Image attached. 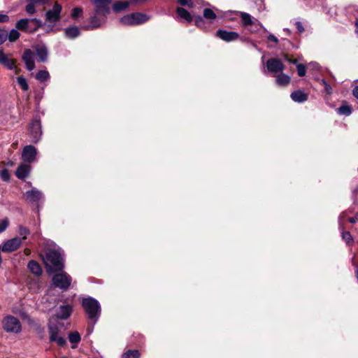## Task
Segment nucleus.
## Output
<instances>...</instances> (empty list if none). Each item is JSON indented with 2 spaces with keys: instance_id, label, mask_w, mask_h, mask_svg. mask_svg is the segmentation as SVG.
I'll use <instances>...</instances> for the list:
<instances>
[{
  "instance_id": "obj_12",
  "label": "nucleus",
  "mask_w": 358,
  "mask_h": 358,
  "mask_svg": "<svg viewBox=\"0 0 358 358\" xmlns=\"http://www.w3.org/2000/svg\"><path fill=\"white\" fill-rule=\"evenodd\" d=\"M36 155L37 151L34 146L27 145L23 149L22 158L24 162L31 163L35 160Z\"/></svg>"
},
{
  "instance_id": "obj_13",
  "label": "nucleus",
  "mask_w": 358,
  "mask_h": 358,
  "mask_svg": "<svg viewBox=\"0 0 358 358\" xmlns=\"http://www.w3.org/2000/svg\"><path fill=\"white\" fill-rule=\"evenodd\" d=\"M22 244V239L20 237H15L4 243L1 250L3 252H13L17 250Z\"/></svg>"
},
{
  "instance_id": "obj_28",
  "label": "nucleus",
  "mask_w": 358,
  "mask_h": 358,
  "mask_svg": "<svg viewBox=\"0 0 358 358\" xmlns=\"http://www.w3.org/2000/svg\"><path fill=\"white\" fill-rule=\"evenodd\" d=\"M129 6V2L127 1H117L113 4V8L115 12L124 10Z\"/></svg>"
},
{
  "instance_id": "obj_10",
  "label": "nucleus",
  "mask_w": 358,
  "mask_h": 358,
  "mask_svg": "<svg viewBox=\"0 0 358 358\" xmlns=\"http://www.w3.org/2000/svg\"><path fill=\"white\" fill-rule=\"evenodd\" d=\"M22 59L27 71H31L35 69V55L30 49L24 51Z\"/></svg>"
},
{
  "instance_id": "obj_38",
  "label": "nucleus",
  "mask_w": 358,
  "mask_h": 358,
  "mask_svg": "<svg viewBox=\"0 0 358 358\" xmlns=\"http://www.w3.org/2000/svg\"><path fill=\"white\" fill-rule=\"evenodd\" d=\"M19 234L22 236L21 239H26L27 235L29 234V231L27 228L20 226L19 228Z\"/></svg>"
},
{
  "instance_id": "obj_35",
  "label": "nucleus",
  "mask_w": 358,
  "mask_h": 358,
  "mask_svg": "<svg viewBox=\"0 0 358 358\" xmlns=\"http://www.w3.org/2000/svg\"><path fill=\"white\" fill-rule=\"evenodd\" d=\"M69 339L72 343H78L80 341V336L78 331H74L69 334Z\"/></svg>"
},
{
  "instance_id": "obj_19",
  "label": "nucleus",
  "mask_w": 358,
  "mask_h": 358,
  "mask_svg": "<svg viewBox=\"0 0 358 358\" xmlns=\"http://www.w3.org/2000/svg\"><path fill=\"white\" fill-rule=\"evenodd\" d=\"M237 14L239 15L241 17V24L243 27L248 29L249 26L253 23V20H255L251 15L245 12L238 11Z\"/></svg>"
},
{
  "instance_id": "obj_15",
  "label": "nucleus",
  "mask_w": 358,
  "mask_h": 358,
  "mask_svg": "<svg viewBox=\"0 0 358 358\" xmlns=\"http://www.w3.org/2000/svg\"><path fill=\"white\" fill-rule=\"evenodd\" d=\"M29 23L34 24L35 29L40 27L42 24L41 21L36 18H34L31 20L21 19L19 21H17L16 24V27L20 30L25 31L27 29Z\"/></svg>"
},
{
  "instance_id": "obj_24",
  "label": "nucleus",
  "mask_w": 358,
  "mask_h": 358,
  "mask_svg": "<svg viewBox=\"0 0 358 358\" xmlns=\"http://www.w3.org/2000/svg\"><path fill=\"white\" fill-rule=\"evenodd\" d=\"M28 268L33 274L36 276H39L42 274V268L40 264L34 261L31 260L28 263Z\"/></svg>"
},
{
  "instance_id": "obj_1",
  "label": "nucleus",
  "mask_w": 358,
  "mask_h": 358,
  "mask_svg": "<svg viewBox=\"0 0 358 358\" xmlns=\"http://www.w3.org/2000/svg\"><path fill=\"white\" fill-rule=\"evenodd\" d=\"M48 271H57L64 268V262L61 253L55 248V243L51 241H44L40 252Z\"/></svg>"
},
{
  "instance_id": "obj_9",
  "label": "nucleus",
  "mask_w": 358,
  "mask_h": 358,
  "mask_svg": "<svg viewBox=\"0 0 358 358\" xmlns=\"http://www.w3.org/2000/svg\"><path fill=\"white\" fill-rule=\"evenodd\" d=\"M42 135L41 122L38 119H34L30 125V136L33 143H37Z\"/></svg>"
},
{
  "instance_id": "obj_36",
  "label": "nucleus",
  "mask_w": 358,
  "mask_h": 358,
  "mask_svg": "<svg viewBox=\"0 0 358 358\" xmlns=\"http://www.w3.org/2000/svg\"><path fill=\"white\" fill-rule=\"evenodd\" d=\"M203 17L207 20H214L216 18V14L210 8H206L203 10Z\"/></svg>"
},
{
  "instance_id": "obj_18",
  "label": "nucleus",
  "mask_w": 358,
  "mask_h": 358,
  "mask_svg": "<svg viewBox=\"0 0 358 358\" xmlns=\"http://www.w3.org/2000/svg\"><path fill=\"white\" fill-rule=\"evenodd\" d=\"M51 0H28L25 10L29 14H34L36 12L35 7L38 5L48 4Z\"/></svg>"
},
{
  "instance_id": "obj_40",
  "label": "nucleus",
  "mask_w": 358,
  "mask_h": 358,
  "mask_svg": "<svg viewBox=\"0 0 358 358\" xmlns=\"http://www.w3.org/2000/svg\"><path fill=\"white\" fill-rule=\"evenodd\" d=\"M297 72L299 76H304L306 75V66L303 64H297Z\"/></svg>"
},
{
  "instance_id": "obj_29",
  "label": "nucleus",
  "mask_w": 358,
  "mask_h": 358,
  "mask_svg": "<svg viewBox=\"0 0 358 358\" xmlns=\"http://www.w3.org/2000/svg\"><path fill=\"white\" fill-rule=\"evenodd\" d=\"M140 352L137 350H129L122 355V358H139Z\"/></svg>"
},
{
  "instance_id": "obj_52",
  "label": "nucleus",
  "mask_w": 358,
  "mask_h": 358,
  "mask_svg": "<svg viewBox=\"0 0 358 358\" xmlns=\"http://www.w3.org/2000/svg\"><path fill=\"white\" fill-rule=\"evenodd\" d=\"M9 17L7 15L0 13V22H8Z\"/></svg>"
},
{
  "instance_id": "obj_5",
  "label": "nucleus",
  "mask_w": 358,
  "mask_h": 358,
  "mask_svg": "<svg viewBox=\"0 0 358 358\" xmlns=\"http://www.w3.org/2000/svg\"><path fill=\"white\" fill-rule=\"evenodd\" d=\"M52 280L54 286L66 290L71 285L72 279L69 274L62 272L54 275Z\"/></svg>"
},
{
  "instance_id": "obj_46",
  "label": "nucleus",
  "mask_w": 358,
  "mask_h": 358,
  "mask_svg": "<svg viewBox=\"0 0 358 358\" xmlns=\"http://www.w3.org/2000/svg\"><path fill=\"white\" fill-rule=\"evenodd\" d=\"M345 217H346V214L345 212H343L340 215V216L338 217V224H339V227L341 229H343V224H344Z\"/></svg>"
},
{
  "instance_id": "obj_34",
  "label": "nucleus",
  "mask_w": 358,
  "mask_h": 358,
  "mask_svg": "<svg viewBox=\"0 0 358 358\" xmlns=\"http://www.w3.org/2000/svg\"><path fill=\"white\" fill-rule=\"evenodd\" d=\"M337 110L340 115H344L346 116L350 115L352 113L351 108L348 105L341 106L337 109Z\"/></svg>"
},
{
  "instance_id": "obj_11",
  "label": "nucleus",
  "mask_w": 358,
  "mask_h": 358,
  "mask_svg": "<svg viewBox=\"0 0 358 358\" xmlns=\"http://www.w3.org/2000/svg\"><path fill=\"white\" fill-rule=\"evenodd\" d=\"M266 68L268 71L272 73H281L284 70V64L282 62L275 58H271L266 62Z\"/></svg>"
},
{
  "instance_id": "obj_2",
  "label": "nucleus",
  "mask_w": 358,
  "mask_h": 358,
  "mask_svg": "<svg viewBox=\"0 0 358 358\" xmlns=\"http://www.w3.org/2000/svg\"><path fill=\"white\" fill-rule=\"evenodd\" d=\"M82 306L88 319L95 323L101 315V306L99 301L92 297L85 298L83 299Z\"/></svg>"
},
{
  "instance_id": "obj_27",
  "label": "nucleus",
  "mask_w": 358,
  "mask_h": 358,
  "mask_svg": "<svg viewBox=\"0 0 358 358\" xmlns=\"http://www.w3.org/2000/svg\"><path fill=\"white\" fill-rule=\"evenodd\" d=\"M290 82V77L281 72L280 74L276 76V83L278 85L285 86Z\"/></svg>"
},
{
  "instance_id": "obj_55",
  "label": "nucleus",
  "mask_w": 358,
  "mask_h": 358,
  "mask_svg": "<svg viewBox=\"0 0 358 358\" xmlns=\"http://www.w3.org/2000/svg\"><path fill=\"white\" fill-rule=\"evenodd\" d=\"M13 70H14V72H15V74H19V73H20V71H21V69H19V68H17V67L16 66V64H15V68H14V69H13Z\"/></svg>"
},
{
  "instance_id": "obj_16",
  "label": "nucleus",
  "mask_w": 358,
  "mask_h": 358,
  "mask_svg": "<svg viewBox=\"0 0 358 358\" xmlns=\"http://www.w3.org/2000/svg\"><path fill=\"white\" fill-rule=\"evenodd\" d=\"M16 60L10 58L8 55H6L3 50H0V64L9 70H13L15 68Z\"/></svg>"
},
{
  "instance_id": "obj_53",
  "label": "nucleus",
  "mask_w": 358,
  "mask_h": 358,
  "mask_svg": "<svg viewBox=\"0 0 358 358\" xmlns=\"http://www.w3.org/2000/svg\"><path fill=\"white\" fill-rule=\"evenodd\" d=\"M357 220H358V214H357L355 217L349 218V222L351 223H355Z\"/></svg>"
},
{
  "instance_id": "obj_32",
  "label": "nucleus",
  "mask_w": 358,
  "mask_h": 358,
  "mask_svg": "<svg viewBox=\"0 0 358 358\" xmlns=\"http://www.w3.org/2000/svg\"><path fill=\"white\" fill-rule=\"evenodd\" d=\"M253 21V23L251 24V26H249L248 29L252 33H256L260 30V29L262 27V24L257 19Z\"/></svg>"
},
{
  "instance_id": "obj_20",
  "label": "nucleus",
  "mask_w": 358,
  "mask_h": 358,
  "mask_svg": "<svg viewBox=\"0 0 358 358\" xmlns=\"http://www.w3.org/2000/svg\"><path fill=\"white\" fill-rule=\"evenodd\" d=\"M71 312L72 306L71 305H63L59 306L57 315L60 319L66 320L71 315Z\"/></svg>"
},
{
  "instance_id": "obj_57",
  "label": "nucleus",
  "mask_w": 358,
  "mask_h": 358,
  "mask_svg": "<svg viewBox=\"0 0 358 358\" xmlns=\"http://www.w3.org/2000/svg\"><path fill=\"white\" fill-rule=\"evenodd\" d=\"M289 62L290 63H292V64H296V59H287Z\"/></svg>"
},
{
  "instance_id": "obj_31",
  "label": "nucleus",
  "mask_w": 358,
  "mask_h": 358,
  "mask_svg": "<svg viewBox=\"0 0 358 358\" xmlns=\"http://www.w3.org/2000/svg\"><path fill=\"white\" fill-rule=\"evenodd\" d=\"M59 333V329L55 325L50 324L49 326V334H50V341H53L57 337V334Z\"/></svg>"
},
{
  "instance_id": "obj_23",
  "label": "nucleus",
  "mask_w": 358,
  "mask_h": 358,
  "mask_svg": "<svg viewBox=\"0 0 358 358\" xmlns=\"http://www.w3.org/2000/svg\"><path fill=\"white\" fill-rule=\"evenodd\" d=\"M30 171V166L27 164H21L16 171V176L20 179H24Z\"/></svg>"
},
{
  "instance_id": "obj_8",
  "label": "nucleus",
  "mask_w": 358,
  "mask_h": 358,
  "mask_svg": "<svg viewBox=\"0 0 358 358\" xmlns=\"http://www.w3.org/2000/svg\"><path fill=\"white\" fill-rule=\"evenodd\" d=\"M94 7V11L97 13H103L108 15L110 12V6L112 0H91Z\"/></svg>"
},
{
  "instance_id": "obj_6",
  "label": "nucleus",
  "mask_w": 358,
  "mask_h": 358,
  "mask_svg": "<svg viewBox=\"0 0 358 358\" xmlns=\"http://www.w3.org/2000/svg\"><path fill=\"white\" fill-rule=\"evenodd\" d=\"M106 15L103 13H97L94 11V14L92 15L89 19V23L83 27V29L85 30H93L99 28L105 24L106 20Z\"/></svg>"
},
{
  "instance_id": "obj_4",
  "label": "nucleus",
  "mask_w": 358,
  "mask_h": 358,
  "mask_svg": "<svg viewBox=\"0 0 358 358\" xmlns=\"http://www.w3.org/2000/svg\"><path fill=\"white\" fill-rule=\"evenodd\" d=\"M3 329L7 332L17 334L21 331V324L18 319L13 315H7L2 320Z\"/></svg>"
},
{
  "instance_id": "obj_41",
  "label": "nucleus",
  "mask_w": 358,
  "mask_h": 358,
  "mask_svg": "<svg viewBox=\"0 0 358 358\" xmlns=\"http://www.w3.org/2000/svg\"><path fill=\"white\" fill-rule=\"evenodd\" d=\"M194 20H195L196 26H197L198 27H204L205 22H204L203 19L202 18V17H201L199 15L196 16Z\"/></svg>"
},
{
  "instance_id": "obj_21",
  "label": "nucleus",
  "mask_w": 358,
  "mask_h": 358,
  "mask_svg": "<svg viewBox=\"0 0 358 358\" xmlns=\"http://www.w3.org/2000/svg\"><path fill=\"white\" fill-rule=\"evenodd\" d=\"M35 51L38 59L41 62H46L48 59V52L45 45H40L35 47Z\"/></svg>"
},
{
  "instance_id": "obj_45",
  "label": "nucleus",
  "mask_w": 358,
  "mask_h": 358,
  "mask_svg": "<svg viewBox=\"0 0 358 358\" xmlns=\"http://www.w3.org/2000/svg\"><path fill=\"white\" fill-rule=\"evenodd\" d=\"M8 33L5 30H0V45L3 44L7 39Z\"/></svg>"
},
{
  "instance_id": "obj_54",
  "label": "nucleus",
  "mask_w": 358,
  "mask_h": 358,
  "mask_svg": "<svg viewBox=\"0 0 358 358\" xmlns=\"http://www.w3.org/2000/svg\"><path fill=\"white\" fill-rule=\"evenodd\" d=\"M353 95L358 99V85L354 88Z\"/></svg>"
},
{
  "instance_id": "obj_25",
  "label": "nucleus",
  "mask_w": 358,
  "mask_h": 358,
  "mask_svg": "<svg viewBox=\"0 0 358 358\" xmlns=\"http://www.w3.org/2000/svg\"><path fill=\"white\" fill-rule=\"evenodd\" d=\"M176 11H177V14L179 17L184 19L185 20H186L188 22H190L192 21L193 17H192V15L186 9H185L182 7H178L177 8Z\"/></svg>"
},
{
  "instance_id": "obj_3",
  "label": "nucleus",
  "mask_w": 358,
  "mask_h": 358,
  "mask_svg": "<svg viewBox=\"0 0 358 358\" xmlns=\"http://www.w3.org/2000/svg\"><path fill=\"white\" fill-rule=\"evenodd\" d=\"M148 19V17L145 14L134 13L124 15L120 18V22L124 25L135 26L147 22Z\"/></svg>"
},
{
  "instance_id": "obj_17",
  "label": "nucleus",
  "mask_w": 358,
  "mask_h": 358,
  "mask_svg": "<svg viewBox=\"0 0 358 358\" xmlns=\"http://www.w3.org/2000/svg\"><path fill=\"white\" fill-rule=\"evenodd\" d=\"M25 197L29 202H38L43 198V195L41 191L33 187L31 189L26 192Z\"/></svg>"
},
{
  "instance_id": "obj_48",
  "label": "nucleus",
  "mask_w": 358,
  "mask_h": 358,
  "mask_svg": "<svg viewBox=\"0 0 358 358\" xmlns=\"http://www.w3.org/2000/svg\"><path fill=\"white\" fill-rule=\"evenodd\" d=\"M178 2L181 6H187L188 7H192L193 3L192 0H178Z\"/></svg>"
},
{
  "instance_id": "obj_59",
  "label": "nucleus",
  "mask_w": 358,
  "mask_h": 358,
  "mask_svg": "<svg viewBox=\"0 0 358 358\" xmlns=\"http://www.w3.org/2000/svg\"><path fill=\"white\" fill-rule=\"evenodd\" d=\"M62 358H66V357H62Z\"/></svg>"
},
{
  "instance_id": "obj_30",
  "label": "nucleus",
  "mask_w": 358,
  "mask_h": 358,
  "mask_svg": "<svg viewBox=\"0 0 358 358\" xmlns=\"http://www.w3.org/2000/svg\"><path fill=\"white\" fill-rule=\"evenodd\" d=\"M16 80H17V83L20 86V87L22 88V90H24V91L29 90V85H28L27 79L24 77L20 76L17 77Z\"/></svg>"
},
{
  "instance_id": "obj_14",
  "label": "nucleus",
  "mask_w": 358,
  "mask_h": 358,
  "mask_svg": "<svg viewBox=\"0 0 358 358\" xmlns=\"http://www.w3.org/2000/svg\"><path fill=\"white\" fill-rule=\"evenodd\" d=\"M216 36L226 42H231L238 38L239 34L236 31H228L219 29L216 32Z\"/></svg>"
},
{
  "instance_id": "obj_58",
  "label": "nucleus",
  "mask_w": 358,
  "mask_h": 358,
  "mask_svg": "<svg viewBox=\"0 0 358 358\" xmlns=\"http://www.w3.org/2000/svg\"><path fill=\"white\" fill-rule=\"evenodd\" d=\"M312 64L314 66V68H317L318 67V64H316V63H313Z\"/></svg>"
},
{
  "instance_id": "obj_43",
  "label": "nucleus",
  "mask_w": 358,
  "mask_h": 358,
  "mask_svg": "<svg viewBox=\"0 0 358 358\" xmlns=\"http://www.w3.org/2000/svg\"><path fill=\"white\" fill-rule=\"evenodd\" d=\"M82 13H83V10L80 8L77 7V8H73L72 13H71V17L73 18H76L78 16H80Z\"/></svg>"
},
{
  "instance_id": "obj_56",
  "label": "nucleus",
  "mask_w": 358,
  "mask_h": 358,
  "mask_svg": "<svg viewBox=\"0 0 358 358\" xmlns=\"http://www.w3.org/2000/svg\"><path fill=\"white\" fill-rule=\"evenodd\" d=\"M355 27H356L355 32L357 34H358V20H357V21L355 22Z\"/></svg>"
},
{
  "instance_id": "obj_49",
  "label": "nucleus",
  "mask_w": 358,
  "mask_h": 358,
  "mask_svg": "<svg viewBox=\"0 0 358 358\" xmlns=\"http://www.w3.org/2000/svg\"><path fill=\"white\" fill-rule=\"evenodd\" d=\"M54 341L57 342V345L59 346H64L66 344V340L63 337L57 336Z\"/></svg>"
},
{
  "instance_id": "obj_33",
  "label": "nucleus",
  "mask_w": 358,
  "mask_h": 358,
  "mask_svg": "<svg viewBox=\"0 0 358 358\" xmlns=\"http://www.w3.org/2000/svg\"><path fill=\"white\" fill-rule=\"evenodd\" d=\"M49 78L50 74L47 71H39L36 75V78L41 82L45 81L49 79Z\"/></svg>"
},
{
  "instance_id": "obj_7",
  "label": "nucleus",
  "mask_w": 358,
  "mask_h": 358,
  "mask_svg": "<svg viewBox=\"0 0 358 358\" xmlns=\"http://www.w3.org/2000/svg\"><path fill=\"white\" fill-rule=\"evenodd\" d=\"M62 9V6L57 2H55L53 7L45 13L46 21L50 23H55L58 21L60 17Z\"/></svg>"
},
{
  "instance_id": "obj_22",
  "label": "nucleus",
  "mask_w": 358,
  "mask_h": 358,
  "mask_svg": "<svg viewBox=\"0 0 358 358\" xmlns=\"http://www.w3.org/2000/svg\"><path fill=\"white\" fill-rule=\"evenodd\" d=\"M292 99L298 103H302L308 99V94L301 90H296L290 95Z\"/></svg>"
},
{
  "instance_id": "obj_26",
  "label": "nucleus",
  "mask_w": 358,
  "mask_h": 358,
  "mask_svg": "<svg viewBox=\"0 0 358 358\" xmlns=\"http://www.w3.org/2000/svg\"><path fill=\"white\" fill-rule=\"evenodd\" d=\"M80 35V30L78 27H71L65 29L66 38L73 39Z\"/></svg>"
},
{
  "instance_id": "obj_50",
  "label": "nucleus",
  "mask_w": 358,
  "mask_h": 358,
  "mask_svg": "<svg viewBox=\"0 0 358 358\" xmlns=\"http://www.w3.org/2000/svg\"><path fill=\"white\" fill-rule=\"evenodd\" d=\"M267 38H268V41H272V42H273V43H275L276 44L278 43V42H279V41L277 38V37L275 36H274L273 34H271L268 36Z\"/></svg>"
},
{
  "instance_id": "obj_42",
  "label": "nucleus",
  "mask_w": 358,
  "mask_h": 358,
  "mask_svg": "<svg viewBox=\"0 0 358 358\" xmlns=\"http://www.w3.org/2000/svg\"><path fill=\"white\" fill-rule=\"evenodd\" d=\"M342 237H343V239L347 243H349L350 242H351L352 241V237L350 234V232L348 231H343L342 233Z\"/></svg>"
},
{
  "instance_id": "obj_47",
  "label": "nucleus",
  "mask_w": 358,
  "mask_h": 358,
  "mask_svg": "<svg viewBox=\"0 0 358 358\" xmlns=\"http://www.w3.org/2000/svg\"><path fill=\"white\" fill-rule=\"evenodd\" d=\"M8 226V221L6 219L0 221V233L6 230Z\"/></svg>"
},
{
  "instance_id": "obj_39",
  "label": "nucleus",
  "mask_w": 358,
  "mask_h": 358,
  "mask_svg": "<svg viewBox=\"0 0 358 358\" xmlns=\"http://www.w3.org/2000/svg\"><path fill=\"white\" fill-rule=\"evenodd\" d=\"M0 176L4 181H8L10 179V174L6 169H4L0 171Z\"/></svg>"
},
{
  "instance_id": "obj_51",
  "label": "nucleus",
  "mask_w": 358,
  "mask_h": 358,
  "mask_svg": "<svg viewBox=\"0 0 358 358\" xmlns=\"http://www.w3.org/2000/svg\"><path fill=\"white\" fill-rule=\"evenodd\" d=\"M295 24L299 33H302L304 31V28L301 22H296Z\"/></svg>"
},
{
  "instance_id": "obj_37",
  "label": "nucleus",
  "mask_w": 358,
  "mask_h": 358,
  "mask_svg": "<svg viewBox=\"0 0 358 358\" xmlns=\"http://www.w3.org/2000/svg\"><path fill=\"white\" fill-rule=\"evenodd\" d=\"M20 37V33L16 29H12L9 34H8L7 38L10 42L15 41Z\"/></svg>"
},
{
  "instance_id": "obj_44",
  "label": "nucleus",
  "mask_w": 358,
  "mask_h": 358,
  "mask_svg": "<svg viewBox=\"0 0 358 358\" xmlns=\"http://www.w3.org/2000/svg\"><path fill=\"white\" fill-rule=\"evenodd\" d=\"M321 83L324 86L326 92L331 94L332 93V89L329 84L324 79L321 80Z\"/></svg>"
}]
</instances>
